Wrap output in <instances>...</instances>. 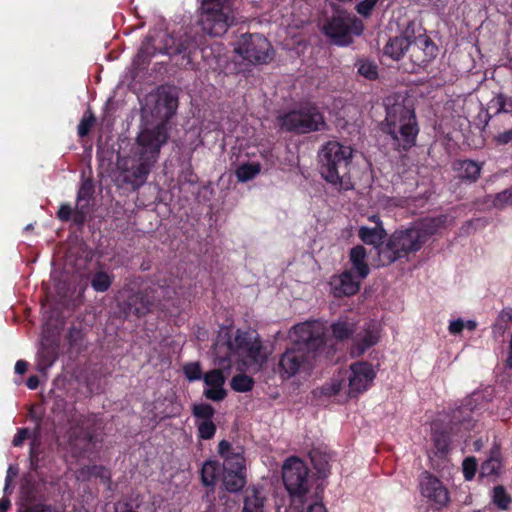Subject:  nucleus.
Here are the masks:
<instances>
[{
    "instance_id": "8",
    "label": "nucleus",
    "mask_w": 512,
    "mask_h": 512,
    "mask_svg": "<svg viewBox=\"0 0 512 512\" xmlns=\"http://www.w3.org/2000/svg\"><path fill=\"white\" fill-rule=\"evenodd\" d=\"M100 422L96 415H82L70 428L68 444L73 457L90 458L97 453V444Z\"/></svg>"
},
{
    "instance_id": "48",
    "label": "nucleus",
    "mask_w": 512,
    "mask_h": 512,
    "mask_svg": "<svg viewBox=\"0 0 512 512\" xmlns=\"http://www.w3.org/2000/svg\"><path fill=\"white\" fill-rule=\"evenodd\" d=\"M464 478L468 481L472 480L477 471V462L474 457H468L462 464Z\"/></svg>"
},
{
    "instance_id": "11",
    "label": "nucleus",
    "mask_w": 512,
    "mask_h": 512,
    "mask_svg": "<svg viewBox=\"0 0 512 512\" xmlns=\"http://www.w3.org/2000/svg\"><path fill=\"white\" fill-rule=\"evenodd\" d=\"M234 21L231 0H202L200 22L205 33L222 36Z\"/></svg>"
},
{
    "instance_id": "17",
    "label": "nucleus",
    "mask_w": 512,
    "mask_h": 512,
    "mask_svg": "<svg viewBox=\"0 0 512 512\" xmlns=\"http://www.w3.org/2000/svg\"><path fill=\"white\" fill-rule=\"evenodd\" d=\"M168 138L169 134L165 123L141 130L136 138L138 158L155 164L161 147L167 143Z\"/></svg>"
},
{
    "instance_id": "33",
    "label": "nucleus",
    "mask_w": 512,
    "mask_h": 512,
    "mask_svg": "<svg viewBox=\"0 0 512 512\" xmlns=\"http://www.w3.org/2000/svg\"><path fill=\"white\" fill-rule=\"evenodd\" d=\"M156 107L164 109V117L170 119L178 107V98L170 92L160 93L156 102Z\"/></svg>"
},
{
    "instance_id": "9",
    "label": "nucleus",
    "mask_w": 512,
    "mask_h": 512,
    "mask_svg": "<svg viewBox=\"0 0 512 512\" xmlns=\"http://www.w3.org/2000/svg\"><path fill=\"white\" fill-rule=\"evenodd\" d=\"M218 454L223 459L222 484L224 489L230 493L241 491L247 483L243 448L233 447L229 441L223 439L218 444Z\"/></svg>"
},
{
    "instance_id": "22",
    "label": "nucleus",
    "mask_w": 512,
    "mask_h": 512,
    "mask_svg": "<svg viewBox=\"0 0 512 512\" xmlns=\"http://www.w3.org/2000/svg\"><path fill=\"white\" fill-rule=\"evenodd\" d=\"M223 368L213 369L207 372L204 377V383L209 386V388L203 391V395L212 401H222L226 398L227 392L224 389L225 376L223 375Z\"/></svg>"
},
{
    "instance_id": "5",
    "label": "nucleus",
    "mask_w": 512,
    "mask_h": 512,
    "mask_svg": "<svg viewBox=\"0 0 512 512\" xmlns=\"http://www.w3.org/2000/svg\"><path fill=\"white\" fill-rule=\"evenodd\" d=\"M439 217L423 218L409 227L395 230L379 249V261L382 266L395 262H408L411 255L419 252L426 242L442 227Z\"/></svg>"
},
{
    "instance_id": "39",
    "label": "nucleus",
    "mask_w": 512,
    "mask_h": 512,
    "mask_svg": "<svg viewBox=\"0 0 512 512\" xmlns=\"http://www.w3.org/2000/svg\"><path fill=\"white\" fill-rule=\"evenodd\" d=\"M230 386L234 391L244 393L252 390L254 380L246 374H237L231 379Z\"/></svg>"
},
{
    "instance_id": "61",
    "label": "nucleus",
    "mask_w": 512,
    "mask_h": 512,
    "mask_svg": "<svg viewBox=\"0 0 512 512\" xmlns=\"http://www.w3.org/2000/svg\"><path fill=\"white\" fill-rule=\"evenodd\" d=\"M11 507V502L9 498L3 497L0 499V512H7Z\"/></svg>"
},
{
    "instance_id": "32",
    "label": "nucleus",
    "mask_w": 512,
    "mask_h": 512,
    "mask_svg": "<svg viewBox=\"0 0 512 512\" xmlns=\"http://www.w3.org/2000/svg\"><path fill=\"white\" fill-rule=\"evenodd\" d=\"M84 479L99 478L101 482L108 486L111 485V472L103 465H86L79 471Z\"/></svg>"
},
{
    "instance_id": "52",
    "label": "nucleus",
    "mask_w": 512,
    "mask_h": 512,
    "mask_svg": "<svg viewBox=\"0 0 512 512\" xmlns=\"http://www.w3.org/2000/svg\"><path fill=\"white\" fill-rule=\"evenodd\" d=\"M18 512H57L56 509L50 505L45 503H36L25 507L24 509H19Z\"/></svg>"
},
{
    "instance_id": "37",
    "label": "nucleus",
    "mask_w": 512,
    "mask_h": 512,
    "mask_svg": "<svg viewBox=\"0 0 512 512\" xmlns=\"http://www.w3.org/2000/svg\"><path fill=\"white\" fill-rule=\"evenodd\" d=\"M114 276L105 271H97L91 275L90 284L96 292H106L113 283Z\"/></svg>"
},
{
    "instance_id": "21",
    "label": "nucleus",
    "mask_w": 512,
    "mask_h": 512,
    "mask_svg": "<svg viewBox=\"0 0 512 512\" xmlns=\"http://www.w3.org/2000/svg\"><path fill=\"white\" fill-rule=\"evenodd\" d=\"M361 280L355 278L352 270L333 276L330 282L333 295L337 298L355 295L360 290Z\"/></svg>"
},
{
    "instance_id": "53",
    "label": "nucleus",
    "mask_w": 512,
    "mask_h": 512,
    "mask_svg": "<svg viewBox=\"0 0 512 512\" xmlns=\"http://www.w3.org/2000/svg\"><path fill=\"white\" fill-rule=\"evenodd\" d=\"M29 460H30V468L32 470H37L39 468V453L36 448V440L34 439L31 443L30 451H29Z\"/></svg>"
},
{
    "instance_id": "43",
    "label": "nucleus",
    "mask_w": 512,
    "mask_h": 512,
    "mask_svg": "<svg viewBox=\"0 0 512 512\" xmlns=\"http://www.w3.org/2000/svg\"><path fill=\"white\" fill-rule=\"evenodd\" d=\"M120 512H158L150 502H125Z\"/></svg>"
},
{
    "instance_id": "7",
    "label": "nucleus",
    "mask_w": 512,
    "mask_h": 512,
    "mask_svg": "<svg viewBox=\"0 0 512 512\" xmlns=\"http://www.w3.org/2000/svg\"><path fill=\"white\" fill-rule=\"evenodd\" d=\"M353 149L338 141L331 140L321 146L318 152L319 171L322 178L339 190H350V168Z\"/></svg>"
},
{
    "instance_id": "35",
    "label": "nucleus",
    "mask_w": 512,
    "mask_h": 512,
    "mask_svg": "<svg viewBox=\"0 0 512 512\" xmlns=\"http://www.w3.org/2000/svg\"><path fill=\"white\" fill-rule=\"evenodd\" d=\"M261 172V164L258 162H247L240 164L235 175L239 182H247L254 179Z\"/></svg>"
},
{
    "instance_id": "14",
    "label": "nucleus",
    "mask_w": 512,
    "mask_h": 512,
    "mask_svg": "<svg viewBox=\"0 0 512 512\" xmlns=\"http://www.w3.org/2000/svg\"><path fill=\"white\" fill-rule=\"evenodd\" d=\"M95 186L91 178L81 182L77 192L76 207L72 208L68 203H62L56 212V217L62 222L72 221L79 229L83 228L90 213L89 203L93 200Z\"/></svg>"
},
{
    "instance_id": "13",
    "label": "nucleus",
    "mask_w": 512,
    "mask_h": 512,
    "mask_svg": "<svg viewBox=\"0 0 512 512\" xmlns=\"http://www.w3.org/2000/svg\"><path fill=\"white\" fill-rule=\"evenodd\" d=\"M243 60L254 64H268L274 57V49L268 39L259 33H244L236 41L234 47Z\"/></svg>"
},
{
    "instance_id": "45",
    "label": "nucleus",
    "mask_w": 512,
    "mask_h": 512,
    "mask_svg": "<svg viewBox=\"0 0 512 512\" xmlns=\"http://www.w3.org/2000/svg\"><path fill=\"white\" fill-rule=\"evenodd\" d=\"M183 373L189 381H198L202 378V369L199 362H189L183 366Z\"/></svg>"
},
{
    "instance_id": "40",
    "label": "nucleus",
    "mask_w": 512,
    "mask_h": 512,
    "mask_svg": "<svg viewBox=\"0 0 512 512\" xmlns=\"http://www.w3.org/2000/svg\"><path fill=\"white\" fill-rule=\"evenodd\" d=\"M192 415L196 421H211L215 415V409L208 403L194 404Z\"/></svg>"
},
{
    "instance_id": "30",
    "label": "nucleus",
    "mask_w": 512,
    "mask_h": 512,
    "mask_svg": "<svg viewBox=\"0 0 512 512\" xmlns=\"http://www.w3.org/2000/svg\"><path fill=\"white\" fill-rule=\"evenodd\" d=\"M330 329L336 340L344 341L349 339L356 332V323L348 317L339 318L331 324Z\"/></svg>"
},
{
    "instance_id": "60",
    "label": "nucleus",
    "mask_w": 512,
    "mask_h": 512,
    "mask_svg": "<svg viewBox=\"0 0 512 512\" xmlns=\"http://www.w3.org/2000/svg\"><path fill=\"white\" fill-rule=\"evenodd\" d=\"M26 385L29 389L35 390L39 386V378L36 375H31L26 382Z\"/></svg>"
},
{
    "instance_id": "27",
    "label": "nucleus",
    "mask_w": 512,
    "mask_h": 512,
    "mask_svg": "<svg viewBox=\"0 0 512 512\" xmlns=\"http://www.w3.org/2000/svg\"><path fill=\"white\" fill-rule=\"evenodd\" d=\"M367 252L364 246L356 245L350 250L349 258L352 264V271L356 272L358 278L365 279L369 273L370 268L366 262Z\"/></svg>"
},
{
    "instance_id": "46",
    "label": "nucleus",
    "mask_w": 512,
    "mask_h": 512,
    "mask_svg": "<svg viewBox=\"0 0 512 512\" xmlns=\"http://www.w3.org/2000/svg\"><path fill=\"white\" fill-rule=\"evenodd\" d=\"M492 204L498 209H502L506 205H512V187L495 194Z\"/></svg>"
},
{
    "instance_id": "10",
    "label": "nucleus",
    "mask_w": 512,
    "mask_h": 512,
    "mask_svg": "<svg viewBox=\"0 0 512 512\" xmlns=\"http://www.w3.org/2000/svg\"><path fill=\"white\" fill-rule=\"evenodd\" d=\"M282 480L295 508L304 509L310 489L309 469L298 457H289L282 467Z\"/></svg>"
},
{
    "instance_id": "29",
    "label": "nucleus",
    "mask_w": 512,
    "mask_h": 512,
    "mask_svg": "<svg viewBox=\"0 0 512 512\" xmlns=\"http://www.w3.org/2000/svg\"><path fill=\"white\" fill-rule=\"evenodd\" d=\"M454 168L460 172V177L471 183L476 182L481 174L482 165L470 159L459 160Z\"/></svg>"
},
{
    "instance_id": "58",
    "label": "nucleus",
    "mask_w": 512,
    "mask_h": 512,
    "mask_svg": "<svg viewBox=\"0 0 512 512\" xmlns=\"http://www.w3.org/2000/svg\"><path fill=\"white\" fill-rule=\"evenodd\" d=\"M154 55V51L151 52L150 51V48H149V43H145L143 42L140 49H139V52H138V57H152Z\"/></svg>"
},
{
    "instance_id": "54",
    "label": "nucleus",
    "mask_w": 512,
    "mask_h": 512,
    "mask_svg": "<svg viewBox=\"0 0 512 512\" xmlns=\"http://www.w3.org/2000/svg\"><path fill=\"white\" fill-rule=\"evenodd\" d=\"M30 432L28 428H20L18 429L16 435L13 438L12 444L15 447H19L23 444V442L29 438Z\"/></svg>"
},
{
    "instance_id": "28",
    "label": "nucleus",
    "mask_w": 512,
    "mask_h": 512,
    "mask_svg": "<svg viewBox=\"0 0 512 512\" xmlns=\"http://www.w3.org/2000/svg\"><path fill=\"white\" fill-rule=\"evenodd\" d=\"M221 472V465L218 460L208 459L201 467L200 477L203 486L208 487L214 492L216 483Z\"/></svg>"
},
{
    "instance_id": "6",
    "label": "nucleus",
    "mask_w": 512,
    "mask_h": 512,
    "mask_svg": "<svg viewBox=\"0 0 512 512\" xmlns=\"http://www.w3.org/2000/svg\"><path fill=\"white\" fill-rule=\"evenodd\" d=\"M381 131L389 138L394 150L408 151L416 143L419 133L415 110L404 102L386 105V117L381 123Z\"/></svg>"
},
{
    "instance_id": "15",
    "label": "nucleus",
    "mask_w": 512,
    "mask_h": 512,
    "mask_svg": "<svg viewBox=\"0 0 512 512\" xmlns=\"http://www.w3.org/2000/svg\"><path fill=\"white\" fill-rule=\"evenodd\" d=\"M363 25L355 16L347 11H336L331 19L324 25L323 31L337 45H348L351 43V35H360Z\"/></svg>"
},
{
    "instance_id": "20",
    "label": "nucleus",
    "mask_w": 512,
    "mask_h": 512,
    "mask_svg": "<svg viewBox=\"0 0 512 512\" xmlns=\"http://www.w3.org/2000/svg\"><path fill=\"white\" fill-rule=\"evenodd\" d=\"M349 393L356 395L363 393L371 387L376 373L371 363L366 361L355 362L350 366Z\"/></svg>"
},
{
    "instance_id": "59",
    "label": "nucleus",
    "mask_w": 512,
    "mask_h": 512,
    "mask_svg": "<svg viewBox=\"0 0 512 512\" xmlns=\"http://www.w3.org/2000/svg\"><path fill=\"white\" fill-rule=\"evenodd\" d=\"M15 373L24 374L28 369V363L25 360H18L15 364Z\"/></svg>"
},
{
    "instance_id": "36",
    "label": "nucleus",
    "mask_w": 512,
    "mask_h": 512,
    "mask_svg": "<svg viewBox=\"0 0 512 512\" xmlns=\"http://www.w3.org/2000/svg\"><path fill=\"white\" fill-rule=\"evenodd\" d=\"M309 456L319 476L326 477L329 473V455L322 453L319 449H313L310 451Z\"/></svg>"
},
{
    "instance_id": "34",
    "label": "nucleus",
    "mask_w": 512,
    "mask_h": 512,
    "mask_svg": "<svg viewBox=\"0 0 512 512\" xmlns=\"http://www.w3.org/2000/svg\"><path fill=\"white\" fill-rule=\"evenodd\" d=\"M265 498L260 496V492L253 488L244 498V505L241 512H264Z\"/></svg>"
},
{
    "instance_id": "4",
    "label": "nucleus",
    "mask_w": 512,
    "mask_h": 512,
    "mask_svg": "<svg viewBox=\"0 0 512 512\" xmlns=\"http://www.w3.org/2000/svg\"><path fill=\"white\" fill-rule=\"evenodd\" d=\"M476 406L474 395H471L450 414L431 423V441L437 458L445 459L456 446L470 438V432L475 425L473 415Z\"/></svg>"
},
{
    "instance_id": "62",
    "label": "nucleus",
    "mask_w": 512,
    "mask_h": 512,
    "mask_svg": "<svg viewBox=\"0 0 512 512\" xmlns=\"http://www.w3.org/2000/svg\"><path fill=\"white\" fill-rule=\"evenodd\" d=\"M203 512H216L215 503L213 501H211L210 504L208 505V507L206 508V510Z\"/></svg>"
},
{
    "instance_id": "2",
    "label": "nucleus",
    "mask_w": 512,
    "mask_h": 512,
    "mask_svg": "<svg viewBox=\"0 0 512 512\" xmlns=\"http://www.w3.org/2000/svg\"><path fill=\"white\" fill-rule=\"evenodd\" d=\"M290 338L291 344L278 363L279 373L285 379L312 367L317 352L325 345V328L317 321L299 323L291 329Z\"/></svg>"
},
{
    "instance_id": "64",
    "label": "nucleus",
    "mask_w": 512,
    "mask_h": 512,
    "mask_svg": "<svg viewBox=\"0 0 512 512\" xmlns=\"http://www.w3.org/2000/svg\"><path fill=\"white\" fill-rule=\"evenodd\" d=\"M369 220H370V221L375 222V223H376V225H378V223H382V222L380 221V218H379L377 215H373V216H371V217L369 218Z\"/></svg>"
},
{
    "instance_id": "12",
    "label": "nucleus",
    "mask_w": 512,
    "mask_h": 512,
    "mask_svg": "<svg viewBox=\"0 0 512 512\" xmlns=\"http://www.w3.org/2000/svg\"><path fill=\"white\" fill-rule=\"evenodd\" d=\"M280 130L295 134H307L326 128L323 114L316 106L307 105L278 117Z\"/></svg>"
},
{
    "instance_id": "38",
    "label": "nucleus",
    "mask_w": 512,
    "mask_h": 512,
    "mask_svg": "<svg viewBox=\"0 0 512 512\" xmlns=\"http://www.w3.org/2000/svg\"><path fill=\"white\" fill-rule=\"evenodd\" d=\"M488 109L494 110V115L499 113L512 114V98L499 93L490 100Z\"/></svg>"
},
{
    "instance_id": "18",
    "label": "nucleus",
    "mask_w": 512,
    "mask_h": 512,
    "mask_svg": "<svg viewBox=\"0 0 512 512\" xmlns=\"http://www.w3.org/2000/svg\"><path fill=\"white\" fill-rule=\"evenodd\" d=\"M411 67L405 68L409 73H415L420 68H425L436 58L438 47L433 40L426 35L425 30L419 33L418 39L408 48Z\"/></svg>"
},
{
    "instance_id": "42",
    "label": "nucleus",
    "mask_w": 512,
    "mask_h": 512,
    "mask_svg": "<svg viewBox=\"0 0 512 512\" xmlns=\"http://www.w3.org/2000/svg\"><path fill=\"white\" fill-rule=\"evenodd\" d=\"M493 502L501 510H507L510 503L511 497L507 494L505 488L501 485L494 487L493 489Z\"/></svg>"
},
{
    "instance_id": "57",
    "label": "nucleus",
    "mask_w": 512,
    "mask_h": 512,
    "mask_svg": "<svg viewBox=\"0 0 512 512\" xmlns=\"http://www.w3.org/2000/svg\"><path fill=\"white\" fill-rule=\"evenodd\" d=\"M495 141L499 145H506L512 141V129L504 131L495 137Z\"/></svg>"
},
{
    "instance_id": "25",
    "label": "nucleus",
    "mask_w": 512,
    "mask_h": 512,
    "mask_svg": "<svg viewBox=\"0 0 512 512\" xmlns=\"http://www.w3.org/2000/svg\"><path fill=\"white\" fill-rule=\"evenodd\" d=\"M358 237L363 243L372 245L379 251L385 245L384 240L387 237V233L382 223H378V225L372 228L361 226L358 230Z\"/></svg>"
},
{
    "instance_id": "44",
    "label": "nucleus",
    "mask_w": 512,
    "mask_h": 512,
    "mask_svg": "<svg viewBox=\"0 0 512 512\" xmlns=\"http://www.w3.org/2000/svg\"><path fill=\"white\" fill-rule=\"evenodd\" d=\"M94 123H95V116L93 115V113L90 110H88L87 112L84 113V115L82 116V118L78 124V127H77L78 135L80 137L87 136L90 133L91 128L93 127Z\"/></svg>"
},
{
    "instance_id": "63",
    "label": "nucleus",
    "mask_w": 512,
    "mask_h": 512,
    "mask_svg": "<svg viewBox=\"0 0 512 512\" xmlns=\"http://www.w3.org/2000/svg\"><path fill=\"white\" fill-rule=\"evenodd\" d=\"M465 326L469 329V330H474L476 328V323L474 321H467V323L465 324Z\"/></svg>"
},
{
    "instance_id": "41",
    "label": "nucleus",
    "mask_w": 512,
    "mask_h": 512,
    "mask_svg": "<svg viewBox=\"0 0 512 512\" xmlns=\"http://www.w3.org/2000/svg\"><path fill=\"white\" fill-rule=\"evenodd\" d=\"M197 436L203 440H210L214 437L217 427L213 420L211 421H196Z\"/></svg>"
},
{
    "instance_id": "56",
    "label": "nucleus",
    "mask_w": 512,
    "mask_h": 512,
    "mask_svg": "<svg viewBox=\"0 0 512 512\" xmlns=\"http://www.w3.org/2000/svg\"><path fill=\"white\" fill-rule=\"evenodd\" d=\"M465 323L462 319L453 320L450 322L448 330L450 334L456 335L463 331Z\"/></svg>"
},
{
    "instance_id": "26",
    "label": "nucleus",
    "mask_w": 512,
    "mask_h": 512,
    "mask_svg": "<svg viewBox=\"0 0 512 512\" xmlns=\"http://www.w3.org/2000/svg\"><path fill=\"white\" fill-rule=\"evenodd\" d=\"M378 342V336L374 331L365 329L363 333H359L353 339L350 347V355L352 357L362 356L369 348L376 345Z\"/></svg>"
},
{
    "instance_id": "16",
    "label": "nucleus",
    "mask_w": 512,
    "mask_h": 512,
    "mask_svg": "<svg viewBox=\"0 0 512 512\" xmlns=\"http://www.w3.org/2000/svg\"><path fill=\"white\" fill-rule=\"evenodd\" d=\"M201 37L187 33L180 37L168 36L164 42V54L180 57L175 64L180 68L194 69V57L200 48Z\"/></svg>"
},
{
    "instance_id": "19",
    "label": "nucleus",
    "mask_w": 512,
    "mask_h": 512,
    "mask_svg": "<svg viewBox=\"0 0 512 512\" xmlns=\"http://www.w3.org/2000/svg\"><path fill=\"white\" fill-rule=\"evenodd\" d=\"M420 494L434 505L442 508L450 501L449 492L443 482L429 471H423L418 477Z\"/></svg>"
},
{
    "instance_id": "55",
    "label": "nucleus",
    "mask_w": 512,
    "mask_h": 512,
    "mask_svg": "<svg viewBox=\"0 0 512 512\" xmlns=\"http://www.w3.org/2000/svg\"><path fill=\"white\" fill-rule=\"evenodd\" d=\"M306 504L307 507L304 506V509L301 507L296 509L301 512H327L326 507L322 502L315 501L309 504L306 502Z\"/></svg>"
},
{
    "instance_id": "49",
    "label": "nucleus",
    "mask_w": 512,
    "mask_h": 512,
    "mask_svg": "<svg viewBox=\"0 0 512 512\" xmlns=\"http://www.w3.org/2000/svg\"><path fill=\"white\" fill-rule=\"evenodd\" d=\"M82 340H83V332L81 329L73 326L68 330L67 341L71 348L80 346Z\"/></svg>"
},
{
    "instance_id": "23",
    "label": "nucleus",
    "mask_w": 512,
    "mask_h": 512,
    "mask_svg": "<svg viewBox=\"0 0 512 512\" xmlns=\"http://www.w3.org/2000/svg\"><path fill=\"white\" fill-rule=\"evenodd\" d=\"M153 165V163L138 158L137 164L122 173V182L130 185L133 190L138 189L146 182Z\"/></svg>"
},
{
    "instance_id": "1",
    "label": "nucleus",
    "mask_w": 512,
    "mask_h": 512,
    "mask_svg": "<svg viewBox=\"0 0 512 512\" xmlns=\"http://www.w3.org/2000/svg\"><path fill=\"white\" fill-rule=\"evenodd\" d=\"M215 364L223 369H230L241 361L243 365L260 370L268 360L263 342L254 329L238 328L234 334L230 330L220 333L213 345Z\"/></svg>"
},
{
    "instance_id": "3",
    "label": "nucleus",
    "mask_w": 512,
    "mask_h": 512,
    "mask_svg": "<svg viewBox=\"0 0 512 512\" xmlns=\"http://www.w3.org/2000/svg\"><path fill=\"white\" fill-rule=\"evenodd\" d=\"M151 285L141 289L146 279L142 276H130L125 279L123 293L125 298L119 302L121 313L127 319L131 316L143 317L148 313L164 308L162 303L176 293L170 285L171 280L161 273H156L149 279Z\"/></svg>"
},
{
    "instance_id": "24",
    "label": "nucleus",
    "mask_w": 512,
    "mask_h": 512,
    "mask_svg": "<svg viewBox=\"0 0 512 512\" xmlns=\"http://www.w3.org/2000/svg\"><path fill=\"white\" fill-rule=\"evenodd\" d=\"M59 355V345L54 341H44L37 352V369L45 373L51 368Z\"/></svg>"
},
{
    "instance_id": "51",
    "label": "nucleus",
    "mask_w": 512,
    "mask_h": 512,
    "mask_svg": "<svg viewBox=\"0 0 512 512\" xmlns=\"http://www.w3.org/2000/svg\"><path fill=\"white\" fill-rule=\"evenodd\" d=\"M419 33L416 32V24L415 22L411 21L407 24L403 35L400 36L401 38L407 39V42L409 43V46L415 43V41L418 39Z\"/></svg>"
},
{
    "instance_id": "50",
    "label": "nucleus",
    "mask_w": 512,
    "mask_h": 512,
    "mask_svg": "<svg viewBox=\"0 0 512 512\" xmlns=\"http://www.w3.org/2000/svg\"><path fill=\"white\" fill-rule=\"evenodd\" d=\"M378 1L379 0H362L357 4L356 11L364 17H368L371 15Z\"/></svg>"
},
{
    "instance_id": "47",
    "label": "nucleus",
    "mask_w": 512,
    "mask_h": 512,
    "mask_svg": "<svg viewBox=\"0 0 512 512\" xmlns=\"http://www.w3.org/2000/svg\"><path fill=\"white\" fill-rule=\"evenodd\" d=\"M358 73L368 80H376L378 78V67L372 62H363L358 67Z\"/></svg>"
},
{
    "instance_id": "31",
    "label": "nucleus",
    "mask_w": 512,
    "mask_h": 512,
    "mask_svg": "<svg viewBox=\"0 0 512 512\" xmlns=\"http://www.w3.org/2000/svg\"><path fill=\"white\" fill-rule=\"evenodd\" d=\"M409 43L407 39L396 36L390 38L383 48V55L392 60H400L405 52H408Z\"/></svg>"
}]
</instances>
